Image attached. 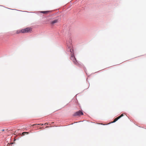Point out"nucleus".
<instances>
[{
  "instance_id": "f257e3e1",
  "label": "nucleus",
  "mask_w": 146,
  "mask_h": 146,
  "mask_svg": "<svg viewBox=\"0 0 146 146\" xmlns=\"http://www.w3.org/2000/svg\"><path fill=\"white\" fill-rule=\"evenodd\" d=\"M22 33H26L31 32L32 29L30 27H27L23 29H21Z\"/></svg>"
},
{
  "instance_id": "f03ea898",
  "label": "nucleus",
  "mask_w": 146,
  "mask_h": 146,
  "mask_svg": "<svg viewBox=\"0 0 146 146\" xmlns=\"http://www.w3.org/2000/svg\"><path fill=\"white\" fill-rule=\"evenodd\" d=\"M83 115V113L81 111H79L75 113L74 115V116H79Z\"/></svg>"
},
{
  "instance_id": "7ed1b4c3",
  "label": "nucleus",
  "mask_w": 146,
  "mask_h": 146,
  "mask_svg": "<svg viewBox=\"0 0 146 146\" xmlns=\"http://www.w3.org/2000/svg\"><path fill=\"white\" fill-rule=\"evenodd\" d=\"M70 59L73 61L74 64H77L78 62L76 60V59L75 58L74 56L73 55H72L71 56L70 58Z\"/></svg>"
},
{
  "instance_id": "20e7f679",
  "label": "nucleus",
  "mask_w": 146,
  "mask_h": 146,
  "mask_svg": "<svg viewBox=\"0 0 146 146\" xmlns=\"http://www.w3.org/2000/svg\"><path fill=\"white\" fill-rule=\"evenodd\" d=\"M58 21L57 20H55L50 22V24L52 25H53L55 23L58 22Z\"/></svg>"
},
{
  "instance_id": "39448f33",
  "label": "nucleus",
  "mask_w": 146,
  "mask_h": 146,
  "mask_svg": "<svg viewBox=\"0 0 146 146\" xmlns=\"http://www.w3.org/2000/svg\"><path fill=\"white\" fill-rule=\"evenodd\" d=\"M123 116V114H122L120 115L119 116H118L117 117V118H115V119L114 120L115 121H116L118 119H120L121 117H122Z\"/></svg>"
},
{
  "instance_id": "423d86ee",
  "label": "nucleus",
  "mask_w": 146,
  "mask_h": 146,
  "mask_svg": "<svg viewBox=\"0 0 146 146\" xmlns=\"http://www.w3.org/2000/svg\"><path fill=\"white\" fill-rule=\"evenodd\" d=\"M72 41L71 39H69V41H67L66 43L68 45H71L72 44Z\"/></svg>"
},
{
  "instance_id": "0eeeda50",
  "label": "nucleus",
  "mask_w": 146,
  "mask_h": 146,
  "mask_svg": "<svg viewBox=\"0 0 146 146\" xmlns=\"http://www.w3.org/2000/svg\"><path fill=\"white\" fill-rule=\"evenodd\" d=\"M49 12L48 11H41L40 12L44 14H46L48 13Z\"/></svg>"
},
{
  "instance_id": "6e6552de",
  "label": "nucleus",
  "mask_w": 146,
  "mask_h": 146,
  "mask_svg": "<svg viewBox=\"0 0 146 146\" xmlns=\"http://www.w3.org/2000/svg\"><path fill=\"white\" fill-rule=\"evenodd\" d=\"M21 30H17L16 31V33L17 34H19V33H22V32H21Z\"/></svg>"
},
{
  "instance_id": "1a4fd4ad",
  "label": "nucleus",
  "mask_w": 146,
  "mask_h": 146,
  "mask_svg": "<svg viewBox=\"0 0 146 146\" xmlns=\"http://www.w3.org/2000/svg\"><path fill=\"white\" fill-rule=\"evenodd\" d=\"M43 125V124H42V123H40V124L36 123V124H35L33 125V126L36 125Z\"/></svg>"
},
{
  "instance_id": "9d476101",
  "label": "nucleus",
  "mask_w": 146,
  "mask_h": 146,
  "mask_svg": "<svg viewBox=\"0 0 146 146\" xmlns=\"http://www.w3.org/2000/svg\"><path fill=\"white\" fill-rule=\"evenodd\" d=\"M28 134V132H23L22 133V134L23 135H25V134Z\"/></svg>"
},
{
  "instance_id": "9b49d317",
  "label": "nucleus",
  "mask_w": 146,
  "mask_h": 146,
  "mask_svg": "<svg viewBox=\"0 0 146 146\" xmlns=\"http://www.w3.org/2000/svg\"><path fill=\"white\" fill-rule=\"evenodd\" d=\"M116 121H115L114 119V120L112 122V123H114V122H116Z\"/></svg>"
},
{
  "instance_id": "f8f14e48",
  "label": "nucleus",
  "mask_w": 146,
  "mask_h": 146,
  "mask_svg": "<svg viewBox=\"0 0 146 146\" xmlns=\"http://www.w3.org/2000/svg\"><path fill=\"white\" fill-rule=\"evenodd\" d=\"M5 131V130L4 129H3L2 130V131Z\"/></svg>"
},
{
  "instance_id": "ddd939ff",
  "label": "nucleus",
  "mask_w": 146,
  "mask_h": 146,
  "mask_svg": "<svg viewBox=\"0 0 146 146\" xmlns=\"http://www.w3.org/2000/svg\"><path fill=\"white\" fill-rule=\"evenodd\" d=\"M43 128V127H41V128H41V129Z\"/></svg>"
},
{
  "instance_id": "4468645a",
  "label": "nucleus",
  "mask_w": 146,
  "mask_h": 146,
  "mask_svg": "<svg viewBox=\"0 0 146 146\" xmlns=\"http://www.w3.org/2000/svg\"><path fill=\"white\" fill-rule=\"evenodd\" d=\"M48 124V123H45L44 124Z\"/></svg>"
},
{
  "instance_id": "2eb2a0df",
  "label": "nucleus",
  "mask_w": 146,
  "mask_h": 146,
  "mask_svg": "<svg viewBox=\"0 0 146 146\" xmlns=\"http://www.w3.org/2000/svg\"><path fill=\"white\" fill-rule=\"evenodd\" d=\"M48 127L47 126V127Z\"/></svg>"
}]
</instances>
